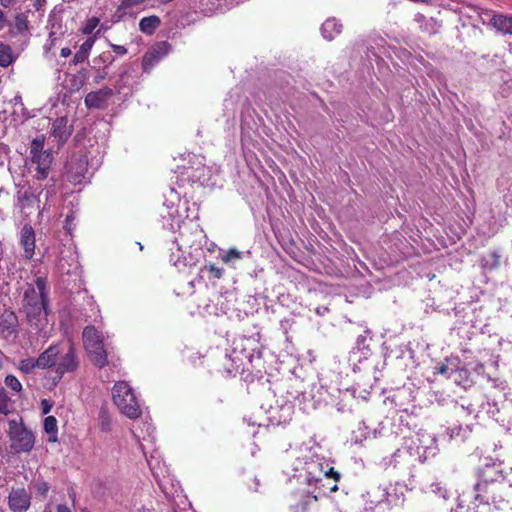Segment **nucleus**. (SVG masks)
<instances>
[{
  "instance_id": "1",
  "label": "nucleus",
  "mask_w": 512,
  "mask_h": 512,
  "mask_svg": "<svg viewBox=\"0 0 512 512\" xmlns=\"http://www.w3.org/2000/svg\"><path fill=\"white\" fill-rule=\"evenodd\" d=\"M44 137H36L30 144V162L33 168L32 182H41L49 179L53 155L44 150Z\"/></svg>"
},
{
  "instance_id": "2",
  "label": "nucleus",
  "mask_w": 512,
  "mask_h": 512,
  "mask_svg": "<svg viewBox=\"0 0 512 512\" xmlns=\"http://www.w3.org/2000/svg\"><path fill=\"white\" fill-rule=\"evenodd\" d=\"M509 484H475V501L479 505L501 510L509 505Z\"/></svg>"
},
{
  "instance_id": "3",
  "label": "nucleus",
  "mask_w": 512,
  "mask_h": 512,
  "mask_svg": "<svg viewBox=\"0 0 512 512\" xmlns=\"http://www.w3.org/2000/svg\"><path fill=\"white\" fill-rule=\"evenodd\" d=\"M112 399L120 412L130 419H137L142 411L132 388L125 381L114 384Z\"/></svg>"
},
{
  "instance_id": "4",
  "label": "nucleus",
  "mask_w": 512,
  "mask_h": 512,
  "mask_svg": "<svg viewBox=\"0 0 512 512\" xmlns=\"http://www.w3.org/2000/svg\"><path fill=\"white\" fill-rule=\"evenodd\" d=\"M82 338L91 362L98 368L105 367L108 364V356L101 333L94 326L89 325L83 329Z\"/></svg>"
},
{
  "instance_id": "5",
  "label": "nucleus",
  "mask_w": 512,
  "mask_h": 512,
  "mask_svg": "<svg viewBox=\"0 0 512 512\" xmlns=\"http://www.w3.org/2000/svg\"><path fill=\"white\" fill-rule=\"evenodd\" d=\"M9 436L11 447L17 452H29L32 450L35 442L34 435L25 426L19 424L16 420L9 421Z\"/></svg>"
},
{
  "instance_id": "6",
  "label": "nucleus",
  "mask_w": 512,
  "mask_h": 512,
  "mask_svg": "<svg viewBox=\"0 0 512 512\" xmlns=\"http://www.w3.org/2000/svg\"><path fill=\"white\" fill-rule=\"evenodd\" d=\"M48 302L41 299L32 284H27L23 293V308L30 321L39 318L42 312L47 314Z\"/></svg>"
},
{
  "instance_id": "7",
  "label": "nucleus",
  "mask_w": 512,
  "mask_h": 512,
  "mask_svg": "<svg viewBox=\"0 0 512 512\" xmlns=\"http://www.w3.org/2000/svg\"><path fill=\"white\" fill-rule=\"evenodd\" d=\"M479 481L476 484H509L506 480L504 463L499 460H490L478 469Z\"/></svg>"
},
{
  "instance_id": "8",
  "label": "nucleus",
  "mask_w": 512,
  "mask_h": 512,
  "mask_svg": "<svg viewBox=\"0 0 512 512\" xmlns=\"http://www.w3.org/2000/svg\"><path fill=\"white\" fill-rule=\"evenodd\" d=\"M38 190L36 191L37 197V208H38V217H42L44 212L48 211L50 208V200L56 196V180L51 177L47 180V183L42 186L37 182Z\"/></svg>"
},
{
  "instance_id": "9",
  "label": "nucleus",
  "mask_w": 512,
  "mask_h": 512,
  "mask_svg": "<svg viewBox=\"0 0 512 512\" xmlns=\"http://www.w3.org/2000/svg\"><path fill=\"white\" fill-rule=\"evenodd\" d=\"M19 244L23 249V258L31 260L35 255L36 233L31 224H24L19 235Z\"/></svg>"
},
{
  "instance_id": "10",
  "label": "nucleus",
  "mask_w": 512,
  "mask_h": 512,
  "mask_svg": "<svg viewBox=\"0 0 512 512\" xmlns=\"http://www.w3.org/2000/svg\"><path fill=\"white\" fill-rule=\"evenodd\" d=\"M8 504L13 512H26L30 507V495L24 488L13 489L9 494Z\"/></svg>"
},
{
  "instance_id": "11",
  "label": "nucleus",
  "mask_w": 512,
  "mask_h": 512,
  "mask_svg": "<svg viewBox=\"0 0 512 512\" xmlns=\"http://www.w3.org/2000/svg\"><path fill=\"white\" fill-rule=\"evenodd\" d=\"M113 91L109 87H104L98 91L89 92L84 100L87 108L103 109L107 105V100L112 96Z\"/></svg>"
},
{
  "instance_id": "12",
  "label": "nucleus",
  "mask_w": 512,
  "mask_h": 512,
  "mask_svg": "<svg viewBox=\"0 0 512 512\" xmlns=\"http://www.w3.org/2000/svg\"><path fill=\"white\" fill-rule=\"evenodd\" d=\"M18 318L13 311L5 310L0 314V336L4 339L17 333Z\"/></svg>"
},
{
  "instance_id": "13",
  "label": "nucleus",
  "mask_w": 512,
  "mask_h": 512,
  "mask_svg": "<svg viewBox=\"0 0 512 512\" xmlns=\"http://www.w3.org/2000/svg\"><path fill=\"white\" fill-rule=\"evenodd\" d=\"M78 365L75 347L73 344H69L66 353L57 364L56 372L60 374L73 372L78 368Z\"/></svg>"
},
{
  "instance_id": "14",
  "label": "nucleus",
  "mask_w": 512,
  "mask_h": 512,
  "mask_svg": "<svg viewBox=\"0 0 512 512\" xmlns=\"http://www.w3.org/2000/svg\"><path fill=\"white\" fill-rule=\"evenodd\" d=\"M59 354V345H51L37 357L36 365H38V368L40 369L50 368L56 365Z\"/></svg>"
},
{
  "instance_id": "15",
  "label": "nucleus",
  "mask_w": 512,
  "mask_h": 512,
  "mask_svg": "<svg viewBox=\"0 0 512 512\" xmlns=\"http://www.w3.org/2000/svg\"><path fill=\"white\" fill-rule=\"evenodd\" d=\"M72 131L68 127L67 117H58L52 124V136L57 139L60 144H64L70 137Z\"/></svg>"
},
{
  "instance_id": "16",
  "label": "nucleus",
  "mask_w": 512,
  "mask_h": 512,
  "mask_svg": "<svg viewBox=\"0 0 512 512\" xmlns=\"http://www.w3.org/2000/svg\"><path fill=\"white\" fill-rule=\"evenodd\" d=\"M343 31V25L336 18H328L321 26L322 36L328 40H334Z\"/></svg>"
},
{
  "instance_id": "17",
  "label": "nucleus",
  "mask_w": 512,
  "mask_h": 512,
  "mask_svg": "<svg viewBox=\"0 0 512 512\" xmlns=\"http://www.w3.org/2000/svg\"><path fill=\"white\" fill-rule=\"evenodd\" d=\"M491 24L498 31L512 35V16H505L502 14L494 15L491 18Z\"/></svg>"
},
{
  "instance_id": "18",
  "label": "nucleus",
  "mask_w": 512,
  "mask_h": 512,
  "mask_svg": "<svg viewBox=\"0 0 512 512\" xmlns=\"http://www.w3.org/2000/svg\"><path fill=\"white\" fill-rule=\"evenodd\" d=\"M29 30V20L26 13L20 12L14 16V23L10 29L13 35H21Z\"/></svg>"
},
{
  "instance_id": "19",
  "label": "nucleus",
  "mask_w": 512,
  "mask_h": 512,
  "mask_svg": "<svg viewBox=\"0 0 512 512\" xmlns=\"http://www.w3.org/2000/svg\"><path fill=\"white\" fill-rule=\"evenodd\" d=\"M160 24L161 20L157 15L143 17L139 22V29L145 34L152 35Z\"/></svg>"
},
{
  "instance_id": "20",
  "label": "nucleus",
  "mask_w": 512,
  "mask_h": 512,
  "mask_svg": "<svg viewBox=\"0 0 512 512\" xmlns=\"http://www.w3.org/2000/svg\"><path fill=\"white\" fill-rule=\"evenodd\" d=\"M293 512H321L316 496H306L305 499L293 508Z\"/></svg>"
},
{
  "instance_id": "21",
  "label": "nucleus",
  "mask_w": 512,
  "mask_h": 512,
  "mask_svg": "<svg viewBox=\"0 0 512 512\" xmlns=\"http://www.w3.org/2000/svg\"><path fill=\"white\" fill-rule=\"evenodd\" d=\"M37 190L38 186L36 182H32V184L28 186L24 193L19 197V201L21 202L23 207L32 206L35 202H37Z\"/></svg>"
},
{
  "instance_id": "22",
  "label": "nucleus",
  "mask_w": 512,
  "mask_h": 512,
  "mask_svg": "<svg viewBox=\"0 0 512 512\" xmlns=\"http://www.w3.org/2000/svg\"><path fill=\"white\" fill-rule=\"evenodd\" d=\"M162 54L157 49H152L144 54L142 67L144 71H150L161 59Z\"/></svg>"
},
{
  "instance_id": "23",
  "label": "nucleus",
  "mask_w": 512,
  "mask_h": 512,
  "mask_svg": "<svg viewBox=\"0 0 512 512\" xmlns=\"http://www.w3.org/2000/svg\"><path fill=\"white\" fill-rule=\"evenodd\" d=\"M44 430L49 434L48 442H57L58 426L57 419L54 416H47L44 419Z\"/></svg>"
},
{
  "instance_id": "24",
  "label": "nucleus",
  "mask_w": 512,
  "mask_h": 512,
  "mask_svg": "<svg viewBox=\"0 0 512 512\" xmlns=\"http://www.w3.org/2000/svg\"><path fill=\"white\" fill-rule=\"evenodd\" d=\"M14 61L12 48L8 44L0 43V66L6 68Z\"/></svg>"
},
{
  "instance_id": "25",
  "label": "nucleus",
  "mask_w": 512,
  "mask_h": 512,
  "mask_svg": "<svg viewBox=\"0 0 512 512\" xmlns=\"http://www.w3.org/2000/svg\"><path fill=\"white\" fill-rule=\"evenodd\" d=\"M98 427L102 432L108 433L112 428V421L106 407L102 406L98 414Z\"/></svg>"
},
{
  "instance_id": "26",
  "label": "nucleus",
  "mask_w": 512,
  "mask_h": 512,
  "mask_svg": "<svg viewBox=\"0 0 512 512\" xmlns=\"http://www.w3.org/2000/svg\"><path fill=\"white\" fill-rule=\"evenodd\" d=\"M35 285L38 289V294L41 296V299L44 301H49V285L48 280L44 276H39L35 279Z\"/></svg>"
},
{
  "instance_id": "27",
  "label": "nucleus",
  "mask_w": 512,
  "mask_h": 512,
  "mask_svg": "<svg viewBox=\"0 0 512 512\" xmlns=\"http://www.w3.org/2000/svg\"><path fill=\"white\" fill-rule=\"evenodd\" d=\"M100 21V18L96 16L88 18L80 28L81 33L92 36L95 29L100 25Z\"/></svg>"
},
{
  "instance_id": "28",
  "label": "nucleus",
  "mask_w": 512,
  "mask_h": 512,
  "mask_svg": "<svg viewBox=\"0 0 512 512\" xmlns=\"http://www.w3.org/2000/svg\"><path fill=\"white\" fill-rule=\"evenodd\" d=\"M100 36V30H96L92 36H89L79 47V50L89 57L90 52L97 40V38Z\"/></svg>"
},
{
  "instance_id": "29",
  "label": "nucleus",
  "mask_w": 512,
  "mask_h": 512,
  "mask_svg": "<svg viewBox=\"0 0 512 512\" xmlns=\"http://www.w3.org/2000/svg\"><path fill=\"white\" fill-rule=\"evenodd\" d=\"M35 368H38V365L33 358L22 359L18 365V369L24 374L32 373Z\"/></svg>"
},
{
  "instance_id": "30",
  "label": "nucleus",
  "mask_w": 512,
  "mask_h": 512,
  "mask_svg": "<svg viewBox=\"0 0 512 512\" xmlns=\"http://www.w3.org/2000/svg\"><path fill=\"white\" fill-rule=\"evenodd\" d=\"M5 385L12 391L19 393L22 391V384L14 375H7L4 380Z\"/></svg>"
},
{
  "instance_id": "31",
  "label": "nucleus",
  "mask_w": 512,
  "mask_h": 512,
  "mask_svg": "<svg viewBox=\"0 0 512 512\" xmlns=\"http://www.w3.org/2000/svg\"><path fill=\"white\" fill-rule=\"evenodd\" d=\"M10 399L4 388H0V413L7 415L10 413Z\"/></svg>"
},
{
  "instance_id": "32",
  "label": "nucleus",
  "mask_w": 512,
  "mask_h": 512,
  "mask_svg": "<svg viewBox=\"0 0 512 512\" xmlns=\"http://www.w3.org/2000/svg\"><path fill=\"white\" fill-rule=\"evenodd\" d=\"M241 258V252L238 251L236 248L229 249L224 255L221 256V260L224 263H229L232 260L240 259Z\"/></svg>"
},
{
  "instance_id": "33",
  "label": "nucleus",
  "mask_w": 512,
  "mask_h": 512,
  "mask_svg": "<svg viewBox=\"0 0 512 512\" xmlns=\"http://www.w3.org/2000/svg\"><path fill=\"white\" fill-rule=\"evenodd\" d=\"M204 269L207 270L210 273V275L215 279H220L223 276V269L217 267L214 264L206 265Z\"/></svg>"
},
{
  "instance_id": "34",
  "label": "nucleus",
  "mask_w": 512,
  "mask_h": 512,
  "mask_svg": "<svg viewBox=\"0 0 512 512\" xmlns=\"http://www.w3.org/2000/svg\"><path fill=\"white\" fill-rule=\"evenodd\" d=\"M88 59V57L86 55H84L79 49L77 50V52L74 54L72 60H71V65H78V64H81L83 62H85L86 60Z\"/></svg>"
},
{
  "instance_id": "35",
  "label": "nucleus",
  "mask_w": 512,
  "mask_h": 512,
  "mask_svg": "<svg viewBox=\"0 0 512 512\" xmlns=\"http://www.w3.org/2000/svg\"><path fill=\"white\" fill-rule=\"evenodd\" d=\"M145 0H122L119 8L120 9H129L133 6L143 3Z\"/></svg>"
},
{
  "instance_id": "36",
  "label": "nucleus",
  "mask_w": 512,
  "mask_h": 512,
  "mask_svg": "<svg viewBox=\"0 0 512 512\" xmlns=\"http://www.w3.org/2000/svg\"><path fill=\"white\" fill-rule=\"evenodd\" d=\"M435 369H436L435 373L441 374V375L445 376L446 378H450L449 367L446 363H440L439 366H437Z\"/></svg>"
},
{
  "instance_id": "37",
  "label": "nucleus",
  "mask_w": 512,
  "mask_h": 512,
  "mask_svg": "<svg viewBox=\"0 0 512 512\" xmlns=\"http://www.w3.org/2000/svg\"><path fill=\"white\" fill-rule=\"evenodd\" d=\"M71 82H72V88L74 90H79L84 84V79H83V77H78V76L74 75L73 78L71 79Z\"/></svg>"
},
{
  "instance_id": "38",
  "label": "nucleus",
  "mask_w": 512,
  "mask_h": 512,
  "mask_svg": "<svg viewBox=\"0 0 512 512\" xmlns=\"http://www.w3.org/2000/svg\"><path fill=\"white\" fill-rule=\"evenodd\" d=\"M52 403L47 399H42L41 401V407H42V413L44 415H47L51 409H52Z\"/></svg>"
},
{
  "instance_id": "39",
  "label": "nucleus",
  "mask_w": 512,
  "mask_h": 512,
  "mask_svg": "<svg viewBox=\"0 0 512 512\" xmlns=\"http://www.w3.org/2000/svg\"><path fill=\"white\" fill-rule=\"evenodd\" d=\"M111 49L113 52L119 55H125L127 53V49L125 46L117 45V44H110Z\"/></svg>"
},
{
  "instance_id": "40",
  "label": "nucleus",
  "mask_w": 512,
  "mask_h": 512,
  "mask_svg": "<svg viewBox=\"0 0 512 512\" xmlns=\"http://www.w3.org/2000/svg\"><path fill=\"white\" fill-rule=\"evenodd\" d=\"M326 476L333 478L335 481H338L340 479V473L335 471L334 468H330L329 471L326 473Z\"/></svg>"
},
{
  "instance_id": "41",
  "label": "nucleus",
  "mask_w": 512,
  "mask_h": 512,
  "mask_svg": "<svg viewBox=\"0 0 512 512\" xmlns=\"http://www.w3.org/2000/svg\"><path fill=\"white\" fill-rule=\"evenodd\" d=\"M7 23V17L5 13L0 9V30H2Z\"/></svg>"
},
{
  "instance_id": "42",
  "label": "nucleus",
  "mask_w": 512,
  "mask_h": 512,
  "mask_svg": "<svg viewBox=\"0 0 512 512\" xmlns=\"http://www.w3.org/2000/svg\"><path fill=\"white\" fill-rule=\"evenodd\" d=\"M46 0H35L33 6L36 11H39L42 9V7L45 5Z\"/></svg>"
},
{
  "instance_id": "43",
  "label": "nucleus",
  "mask_w": 512,
  "mask_h": 512,
  "mask_svg": "<svg viewBox=\"0 0 512 512\" xmlns=\"http://www.w3.org/2000/svg\"><path fill=\"white\" fill-rule=\"evenodd\" d=\"M71 49L68 48V47H64L61 49L60 51V56L63 57V58H67L71 55Z\"/></svg>"
},
{
  "instance_id": "44",
  "label": "nucleus",
  "mask_w": 512,
  "mask_h": 512,
  "mask_svg": "<svg viewBox=\"0 0 512 512\" xmlns=\"http://www.w3.org/2000/svg\"><path fill=\"white\" fill-rule=\"evenodd\" d=\"M57 512H72V510L65 504H59L56 508Z\"/></svg>"
},
{
  "instance_id": "45",
  "label": "nucleus",
  "mask_w": 512,
  "mask_h": 512,
  "mask_svg": "<svg viewBox=\"0 0 512 512\" xmlns=\"http://www.w3.org/2000/svg\"><path fill=\"white\" fill-rule=\"evenodd\" d=\"M14 1L15 0H0V4L2 7L8 8Z\"/></svg>"
},
{
  "instance_id": "46",
  "label": "nucleus",
  "mask_w": 512,
  "mask_h": 512,
  "mask_svg": "<svg viewBox=\"0 0 512 512\" xmlns=\"http://www.w3.org/2000/svg\"><path fill=\"white\" fill-rule=\"evenodd\" d=\"M132 512H153L151 509L144 506L134 509Z\"/></svg>"
},
{
  "instance_id": "47",
  "label": "nucleus",
  "mask_w": 512,
  "mask_h": 512,
  "mask_svg": "<svg viewBox=\"0 0 512 512\" xmlns=\"http://www.w3.org/2000/svg\"><path fill=\"white\" fill-rule=\"evenodd\" d=\"M49 489V486L47 483H43L41 486H39V491H41L43 494H45Z\"/></svg>"
},
{
  "instance_id": "48",
  "label": "nucleus",
  "mask_w": 512,
  "mask_h": 512,
  "mask_svg": "<svg viewBox=\"0 0 512 512\" xmlns=\"http://www.w3.org/2000/svg\"><path fill=\"white\" fill-rule=\"evenodd\" d=\"M105 76H106V72H103V73L97 75L95 78V82L99 83L101 80H103L105 78Z\"/></svg>"
},
{
  "instance_id": "49",
  "label": "nucleus",
  "mask_w": 512,
  "mask_h": 512,
  "mask_svg": "<svg viewBox=\"0 0 512 512\" xmlns=\"http://www.w3.org/2000/svg\"><path fill=\"white\" fill-rule=\"evenodd\" d=\"M108 29H109V26H107L106 24H101L98 30H100V33H101V32H106Z\"/></svg>"
},
{
  "instance_id": "50",
  "label": "nucleus",
  "mask_w": 512,
  "mask_h": 512,
  "mask_svg": "<svg viewBox=\"0 0 512 512\" xmlns=\"http://www.w3.org/2000/svg\"><path fill=\"white\" fill-rule=\"evenodd\" d=\"M72 218H73V216H72V215H67V217H66V222L72 221Z\"/></svg>"
},
{
  "instance_id": "51",
  "label": "nucleus",
  "mask_w": 512,
  "mask_h": 512,
  "mask_svg": "<svg viewBox=\"0 0 512 512\" xmlns=\"http://www.w3.org/2000/svg\"><path fill=\"white\" fill-rule=\"evenodd\" d=\"M337 489H338V487L336 484L333 487H331V491H336Z\"/></svg>"
}]
</instances>
